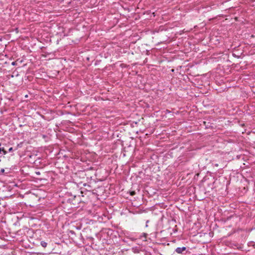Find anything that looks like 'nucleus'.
I'll return each mask as SVG.
<instances>
[{"instance_id":"1","label":"nucleus","mask_w":255,"mask_h":255,"mask_svg":"<svg viewBox=\"0 0 255 255\" xmlns=\"http://www.w3.org/2000/svg\"><path fill=\"white\" fill-rule=\"evenodd\" d=\"M1 249L6 250V251L2 252L3 255H11L13 254L12 246L11 243H8L6 245L1 244Z\"/></svg>"},{"instance_id":"2","label":"nucleus","mask_w":255,"mask_h":255,"mask_svg":"<svg viewBox=\"0 0 255 255\" xmlns=\"http://www.w3.org/2000/svg\"><path fill=\"white\" fill-rule=\"evenodd\" d=\"M8 59L10 58L7 57V55L5 51H3L2 53H1V65L3 68V69L1 68V71H7V66L4 64V62L7 61Z\"/></svg>"},{"instance_id":"3","label":"nucleus","mask_w":255,"mask_h":255,"mask_svg":"<svg viewBox=\"0 0 255 255\" xmlns=\"http://www.w3.org/2000/svg\"><path fill=\"white\" fill-rule=\"evenodd\" d=\"M175 252L177 254H181L182 255H190L191 254L189 249L185 247L177 248L175 249Z\"/></svg>"},{"instance_id":"4","label":"nucleus","mask_w":255,"mask_h":255,"mask_svg":"<svg viewBox=\"0 0 255 255\" xmlns=\"http://www.w3.org/2000/svg\"><path fill=\"white\" fill-rule=\"evenodd\" d=\"M4 64H6L7 66V70L9 71L10 68L13 65L16 64L15 61H11L10 59H8L7 61H5L4 62Z\"/></svg>"},{"instance_id":"5","label":"nucleus","mask_w":255,"mask_h":255,"mask_svg":"<svg viewBox=\"0 0 255 255\" xmlns=\"http://www.w3.org/2000/svg\"><path fill=\"white\" fill-rule=\"evenodd\" d=\"M6 172H5V170L4 169H1V181L4 180V181H6L4 179V177H5V174H7L9 172L10 169H6Z\"/></svg>"},{"instance_id":"6","label":"nucleus","mask_w":255,"mask_h":255,"mask_svg":"<svg viewBox=\"0 0 255 255\" xmlns=\"http://www.w3.org/2000/svg\"><path fill=\"white\" fill-rule=\"evenodd\" d=\"M40 245L42 247H44V248H45L47 247V244L46 242H44V241H41L40 242Z\"/></svg>"},{"instance_id":"7","label":"nucleus","mask_w":255,"mask_h":255,"mask_svg":"<svg viewBox=\"0 0 255 255\" xmlns=\"http://www.w3.org/2000/svg\"><path fill=\"white\" fill-rule=\"evenodd\" d=\"M0 150H1V151L3 152V154H5L7 152L6 150H5V149L4 147H1Z\"/></svg>"},{"instance_id":"8","label":"nucleus","mask_w":255,"mask_h":255,"mask_svg":"<svg viewBox=\"0 0 255 255\" xmlns=\"http://www.w3.org/2000/svg\"><path fill=\"white\" fill-rule=\"evenodd\" d=\"M22 142H20V143L18 144L17 145V147L15 149H18L19 147H21L22 146Z\"/></svg>"},{"instance_id":"9","label":"nucleus","mask_w":255,"mask_h":255,"mask_svg":"<svg viewBox=\"0 0 255 255\" xmlns=\"http://www.w3.org/2000/svg\"><path fill=\"white\" fill-rule=\"evenodd\" d=\"M8 151L9 152H12V151H13V148H12V147H11L9 148H8Z\"/></svg>"},{"instance_id":"10","label":"nucleus","mask_w":255,"mask_h":255,"mask_svg":"<svg viewBox=\"0 0 255 255\" xmlns=\"http://www.w3.org/2000/svg\"><path fill=\"white\" fill-rule=\"evenodd\" d=\"M135 191H132V192H130V195H135Z\"/></svg>"},{"instance_id":"11","label":"nucleus","mask_w":255,"mask_h":255,"mask_svg":"<svg viewBox=\"0 0 255 255\" xmlns=\"http://www.w3.org/2000/svg\"><path fill=\"white\" fill-rule=\"evenodd\" d=\"M233 56H234V57H238V58H239V57H240V56H236V55L235 54H234V53H233Z\"/></svg>"},{"instance_id":"12","label":"nucleus","mask_w":255,"mask_h":255,"mask_svg":"<svg viewBox=\"0 0 255 255\" xmlns=\"http://www.w3.org/2000/svg\"><path fill=\"white\" fill-rule=\"evenodd\" d=\"M148 222H149V221H148V220H147V221H146V227H147L148 226V225H148Z\"/></svg>"},{"instance_id":"13","label":"nucleus","mask_w":255,"mask_h":255,"mask_svg":"<svg viewBox=\"0 0 255 255\" xmlns=\"http://www.w3.org/2000/svg\"><path fill=\"white\" fill-rule=\"evenodd\" d=\"M3 233L1 232V237H0V239L1 240L2 239V236H3Z\"/></svg>"},{"instance_id":"14","label":"nucleus","mask_w":255,"mask_h":255,"mask_svg":"<svg viewBox=\"0 0 255 255\" xmlns=\"http://www.w3.org/2000/svg\"><path fill=\"white\" fill-rule=\"evenodd\" d=\"M147 234H145V233H143V236H144L145 237H146Z\"/></svg>"},{"instance_id":"15","label":"nucleus","mask_w":255,"mask_h":255,"mask_svg":"<svg viewBox=\"0 0 255 255\" xmlns=\"http://www.w3.org/2000/svg\"><path fill=\"white\" fill-rule=\"evenodd\" d=\"M3 206L4 207H5L6 206V204H3Z\"/></svg>"},{"instance_id":"16","label":"nucleus","mask_w":255,"mask_h":255,"mask_svg":"<svg viewBox=\"0 0 255 255\" xmlns=\"http://www.w3.org/2000/svg\"><path fill=\"white\" fill-rule=\"evenodd\" d=\"M36 174H40V172H36Z\"/></svg>"},{"instance_id":"17","label":"nucleus","mask_w":255,"mask_h":255,"mask_svg":"<svg viewBox=\"0 0 255 255\" xmlns=\"http://www.w3.org/2000/svg\"><path fill=\"white\" fill-rule=\"evenodd\" d=\"M25 97L27 98V97H28V95H26L25 96Z\"/></svg>"}]
</instances>
